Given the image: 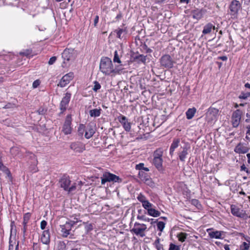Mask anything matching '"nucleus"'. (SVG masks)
<instances>
[{
	"label": "nucleus",
	"mask_w": 250,
	"mask_h": 250,
	"mask_svg": "<svg viewBox=\"0 0 250 250\" xmlns=\"http://www.w3.org/2000/svg\"><path fill=\"white\" fill-rule=\"evenodd\" d=\"M100 69L105 75H109L111 74L114 75L119 74L122 68L120 65L114 67L111 60L108 57H104L101 60Z\"/></svg>",
	"instance_id": "nucleus-1"
},
{
	"label": "nucleus",
	"mask_w": 250,
	"mask_h": 250,
	"mask_svg": "<svg viewBox=\"0 0 250 250\" xmlns=\"http://www.w3.org/2000/svg\"><path fill=\"white\" fill-rule=\"evenodd\" d=\"M80 221H81L79 220L77 218L75 217L73 220L67 221L64 225H61V231L62 233V236L64 237H67L70 233L72 227L77 222Z\"/></svg>",
	"instance_id": "nucleus-2"
},
{
	"label": "nucleus",
	"mask_w": 250,
	"mask_h": 250,
	"mask_svg": "<svg viewBox=\"0 0 250 250\" xmlns=\"http://www.w3.org/2000/svg\"><path fill=\"white\" fill-rule=\"evenodd\" d=\"M219 110L214 107H210L206 113L205 119L209 125L214 124L217 120Z\"/></svg>",
	"instance_id": "nucleus-3"
},
{
	"label": "nucleus",
	"mask_w": 250,
	"mask_h": 250,
	"mask_svg": "<svg viewBox=\"0 0 250 250\" xmlns=\"http://www.w3.org/2000/svg\"><path fill=\"white\" fill-rule=\"evenodd\" d=\"M146 230L147 226L146 224L135 222L131 231L137 236L144 237L146 235L145 231Z\"/></svg>",
	"instance_id": "nucleus-4"
},
{
	"label": "nucleus",
	"mask_w": 250,
	"mask_h": 250,
	"mask_svg": "<svg viewBox=\"0 0 250 250\" xmlns=\"http://www.w3.org/2000/svg\"><path fill=\"white\" fill-rule=\"evenodd\" d=\"M63 60L62 66L65 67L69 65V62L74 59V50L72 49H65L62 54Z\"/></svg>",
	"instance_id": "nucleus-5"
},
{
	"label": "nucleus",
	"mask_w": 250,
	"mask_h": 250,
	"mask_svg": "<svg viewBox=\"0 0 250 250\" xmlns=\"http://www.w3.org/2000/svg\"><path fill=\"white\" fill-rule=\"evenodd\" d=\"M122 180L118 176L110 172H104L101 177V183L104 185L106 182H121Z\"/></svg>",
	"instance_id": "nucleus-6"
},
{
	"label": "nucleus",
	"mask_w": 250,
	"mask_h": 250,
	"mask_svg": "<svg viewBox=\"0 0 250 250\" xmlns=\"http://www.w3.org/2000/svg\"><path fill=\"white\" fill-rule=\"evenodd\" d=\"M241 4L238 0H233L231 1L229 6V10L231 18H237L238 11L241 9Z\"/></svg>",
	"instance_id": "nucleus-7"
},
{
	"label": "nucleus",
	"mask_w": 250,
	"mask_h": 250,
	"mask_svg": "<svg viewBox=\"0 0 250 250\" xmlns=\"http://www.w3.org/2000/svg\"><path fill=\"white\" fill-rule=\"evenodd\" d=\"M231 213L235 216L239 218L247 219L248 215L246 211L241 209L235 205H231L230 206Z\"/></svg>",
	"instance_id": "nucleus-8"
},
{
	"label": "nucleus",
	"mask_w": 250,
	"mask_h": 250,
	"mask_svg": "<svg viewBox=\"0 0 250 250\" xmlns=\"http://www.w3.org/2000/svg\"><path fill=\"white\" fill-rule=\"evenodd\" d=\"M243 112L240 109L234 111L231 116V124L234 127H237L240 124Z\"/></svg>",
	"instance_id": "nucleus-9"
},
{
	"label": "nucleus",
	"mask_w": 250,
	"mask_h": 250,
	"mask_svg": "<svg viewBox=\"0 0 250 250\" xmlns=\"http://www.w3.org/2000/svg\"><path fill=\"white\" fill-rule=\"evenodd\" d=\"M72 118L71 115H68L65 120L63 124L62 131L65 135L70 134L72 131L71 127Z\"/></svg>",
	"instance_id": "nucleus-10"
},
{
	"label": "nucleus",
	"mask_w": 250,
	"mask_h": 250,
	"mask_svg": "<svg viewBox=\"0 0 250 250\" xmlns=\"http://www.w3.org/2000/svg\"><path fill=\"white\" fill-rule=\"evenodd\" d=\"M160 62L162 66L167 68H172L174 63L171 57L168 55H164L161 59Z\"/></svg>",
	"instance_id": "nucleus-11"
},
{
	"label": "nucleus",
	"mask_w": 250,
	"mask_h": 250,
	"mask_svg": "<svg viewBox=\"0 0 250 250\" xmlns=\"http://www.w3.org/2000/svg\"><path fill=\"white\" fill-rule=\"evenodd\" d=\"M70 148L75 153H82L85 149V146L80 142L72 143L70 146Z\"/></svg>",
	"instance_id": "nucleus-12"
},
{
	"label": "nucleus",
	"mask_w": 250,
	"mask_h": 250,
	"mask_svg": "<svg viewBox=\"0 0 250 250\" xmlns=\"http://www.w3.org/2000/svg\"><path fill=\"white\" fill-rule=\"evenodd\" d=\"M74 76V73L71 72L65 74L62 77L58 85L61 87H65L73 79Z\"/></svg>",
	"instance_id": "nucleus-13"
},
{
	"label": "nucleus",
	"mask_w": 250,
	"mask_h": 250,
	"mask_svg": "<svg viewBox=\"0 0 250 250\" xmlns=\"http://www.w3.org/2000/svg\"><path fill=\"white\" fill-rule=\"evenodd\" d=\"M71 94L69 93H66L62 99L60 103V109L62 112L65 111L67 108L68 104L70 101Z\"/></svg>",
	"instance_id": "nucleus-14"
},
{
	"label": "nucleus",
	"mask_w": 250,
	"mask_h": 250,
	"mask_svg": "<svg viewBox=\"0 0 250 250\" xmlns=\"http://www.w3.org/2000/svg\"><path fill=\"white\" fill-rule=\"evenodd\" d=\"M207 231L210 238L223 239L222 235L224 233V231L214 230L213 229H208Z\"/></svg>",
	"instance_id": "nucleus-15"
},
{
	"label": "nucleus",
	"mask_w": 250,
	"mask_h": 250,
	"mask_svg": "<svg viewBox=\"0 0 250 250\" xmlns=\"http://www.w3.org/2000/svg\"><path fill=\"white\" fill-rule=\"evenodd\" d=\"M61 187L65 191L68 190L69 187L70 186L71 181L68 176L64 175L60 180Z\"/></svg>",
	"instance_id": "nucleus-16"
},
{
	"label": "nucleus",
	"mask_w": 250,
	"mask_h": 250,
	"mask_svg": "<svg viewBox=\"0 0 250 250\" xmlns=\"http://www.w3.org/2000/svg\"><path fill=\"white\" fill-rule=\"evenodd\" d=\"M182 150L178 153L179 159L182 162H184L188 153V150L190 149V146L188 145H186L181 147Z\"/></svg>",
	"instance_id": "nucleus-17"
},
{
	"label": "nucleus",
	"mask_w": 250,
	"mask_h": 250,
	"mask_svg": "<svg viewBox=\"0 0 250 250\" xmlns=\"http://www.w3.org/2000/svg\"><path fill=\"white\" fill-rule=\"evenodd\" d=\"M206 13V10L204 9H196L192 11L191 15L193 19L199 20L203 18Z\"/></svg>",
	"instance_id": "nucleus-18"
},
{
	"label": "nucleus",
	"mask_w": 250,
	"mask_h": 250,
	"mask_svg": "<svg viewBox=\"0 0 250 250\" xmlns=\"http://www.w3.org/2000/svg\"><path fill=\"white\" fill-rule=\"evenodd\" d=\"M118 120L123 125L125 130L126 131H129L131 128L130 123L128 122L126 118L121 115L118 117Z\"/></svg>",
	"instance_id": "nucleus-19"
},
{
	"label": "nucleus",
	"mask_w": 250,
	"mask_h": 250,
	"mask_svg": "<svg viewBox=\"0 0 250 250\" xmlns=\"http://www.w3.org/2000/svg\"><path fill=\"white\" fill-rule=\"evenodd\" d=\"M41 240L44 244L48 245L50 243V232L48 230H44L42 232Z\"/></svg>",
	"instance_id": "nucleus-20"
},
{
	"label": "nucleus",
	"mask_w": 250,
	"mask_h": 250,
	"mask_svg": "<svg viewBox=\"0 0 250 250\" xmlns=\"http://www.w3.org/2000/svg\"><path fill=\"white\" fill-rule=\"evenodd\" d=\"M142 212V210L140 209L138 210L139 214L137 216L138 220L143 221L145 222H150L151 224H153L156 222V221L152 218H149L145 215H141L140 213Z\"/></svg>",
	"instance_id": "nucleus-21"
},
{
	"label": "nucleus",
	"mask_w": 250,
	"mask_h": 250,
	"mask_svg": "<svg viewBox=\"0 0 250 250\" xmlns=\"http://www.w3.org/2000/svg\"><path fill=\"white\" fill-rule=\"evenodd\" d=\"M115 32L117 34V38L120 39H125L127 33V30L125 27L119 28L116 30Z\"/></svg>",
	"instance_id": "nucleus-22"
},
{
	"label": "nucleus",
	"mask_w": 250,
	"mask_h": 250,
	"mask_svg": "<svg viewBox=\"0 0 250 250\" xmlns=\"http://www.w3.org/2000/svg\"><path fill=\"white\" fill-rule=\"evenodd\" d=\"M102 109L101 108L91 109L89 111V115L91 117L96 118L100 116Z\"/></svg>",
	"instance_id": "nucleus-23"
},
{
	"label": "nucleus",
	"mask_w": 250,
	"mask_h": 250,
	"mask_svg": "<svg viewBox=\"0 0 250 250\" xmlns=\"http://www.w3.org/2000/svg\"><path fill=\"white\" fill-rule=\"evenodd\" d=\"M179 139H175L173 140L169 149V154L171 155H173V153L177 147L179 146L180 143Z\"/></svg>",
	"instance_id": "nucleus-24"
},
{
	"label": "nucleus",
	"mask_w": 250,
	"mask_h": 250,
	"mask_svg": "<svg viewBox=\"0 0 250 250\" xmlns=\"http://www.w3.org/2000/svg\"><path fill=\"white\" fill-rule=\"evenodd\" d=\"M215 29V26L211 23H208L206 24L202 31V33L204 35L210 33L212 29Z\"/></svg>",
	"instance_id": "nucleus-25"
},
{
	"label": "nucleus",
	"mask_w": 250,
	"mask_h": 250,
	"mask_svg": "<svg viewBox=\"0 0 250 250\" xmlns=\"http://www.w3.org/2000/svg\"><path fill=\"white\" fill-rule=\"evenodd\" d=\"M163 159H153V164L159 171L163 169Z\"/></svg>",
	"instance_id": "nucleus-26"
},
{
	"label": "nucleus",
	"mask_w": 250,
	"mask_h": 250,
	"mask_svg": "<svg viewBox=\"0 0 250 250\" xmlns=\"http://www.w3.org/2000/svg\"><path fill=\"white\" fill-rule=\"evenodd\" d=\"M147 214L153 217H157L160 216L161 213L159 211L155 209L154 207L147 211Z\"/></svg>",
	"instance_id": "nucleus-27"
},
{
	"label": "nucleus",
	"mask_w": 250,
	"mask_h": 250,
	"mask_svg": "<svg viewBox=\"0 0 250 250\" xmlns=\"http://www.w3.org/2000/svg\"><path fill=\"white\" fill-rule=\"evenodd\" d=\"M94 133V129L91 126H88L85 129L84 137L86 139H89L93 135Z\"/></svg>",
	"instance_id": "nucleus-28"
},
{
	"label": "nucleus",
	"mask_w": 250,
	"mask_h": 250,
	"mask_svg": "<svg viewBox=\"0 0 250 250\" xmlns=\"http://www.w3.org/2000/svg\"><path fill=\"white\" fill-rule=\"evenodd\" d=\"M164 151L163 148H159L154 151L153 157V159H163L162 156L163 155Z\"/></svg>",
	"instance_id": "nucleus-29"
},
{
	"label": "nucleus",
	"mask_w": 250,
	"mask_h": 250,
	"mask_svg": "<svg viewBox=\"0 0 250 250\" xmlns=\"http://www.w3.org/2000/svg\"><path fill=\"white\" fill-rule=\"evenodd\" d=\"M196 112V109L195 107L189 108L186 112L187 118L188 120L191 119L194 116Z\"/></svg>",
	"instance_id": "nucleus-30"
},
{
	"label": "nucleus",
	"mask_w": 250,
	"mask_h": 250,
	"mask_svg": "<svg viewBox=\"0 0 250 250\" xmlns=\"http://www.w3.org/2000/svg\"><path fill=\"white\" fill-rule=\"evenodd\" d=\"M234 151L235 152L239 154H244L248 151V149L247 147L239 145L235 148Z\"/></svg>",
	"instance_id": "nucleus-31"
},
{
	"label": "nucleus",
	"mask_w": 250,
	"mask_h": 250,
	"mask_svg": "<svg viewBox=\"0 0 250 250\" xmlns=\"http://www.w3.org/2000/svg\"><path fill=\"white\" fill-rule=\"evenodd\" d=\"M20 148L18 147L17 146H14L11 147L10 149V153L13 156H16L18 155H19L20 157H21V156L20 155Z\"/></svg>",
	"instance_id": "nucleus-32"
},
{
	"label": "nucleus",
	"mask_w": 250,
	"mask_h": 250,
	"mask_svg": "<svg viewBox=\"0 0 250 250\" xmlns=\"http://www.w3.org/2000/svg\"><path fill=\"white\" fill-rule=\"evenodd\" d=\"M70 245V243L69 242H67L66 244L64 242H60L59 243V247L61 250H68L69 248H71Z\"/></svg>",
	"instance_id": "nucleus-33"
},
{
	"label": "nucleus",
	"mask_w": 250,
	"mask_h": 250,
	"mask_svg": "<svg viewBox=\"0 0 250 250\" xmlns=\"http://www.w3.org/2000/svg\"><path fill=\"white\" fill-rule=\"evenodd\" d=\"M134 60L137 61L138 62H142L145 63L146 60V56L143 55H139L134 58Z\"/></svg>",
	"instance_id": "nucleus-34"
},
{
	"label": "nucleus",
	"mask_w": 250,
	"mask_h": 250,
	"mask_svg": "<svg viewBox=\"0 0 250 250\" xmlns=\"http://www.w3.org/2000/svg\"><path fill=\"white\" fill-rule=\"evenodd\" d=\"M113 61L114 62L119 63L120 64V65H122L121 64L122 62L120 60V56L119 55L118 52L117 50L115 51L114 53V57Z\"/></svg>",
	"instance_id": "nucleus-35"
},
{
	"label": "nucleus",
	"mask_w": 250,
	"mask_h": 250,
	"mask_svg": "<svg viewBox=\"0 0 250 250\" xmlns=\"http://www.w3.org/2000/svg\"><path fill=\"white\" fill-rule=\"evenodd\" d=\"M187 236L188 234L185 232H180L177 235L178 240L181 242H184L185 241Z\"/></svg>",
	"instance_id": "nucleus-36"
},
{
	"label": "nucleus",
	"mask_w": 250,
	"mask_h": 250,
	"mask_svg": "<svg viewBox=\"0 0 250 250\" xmlns=\"http://www.w3.org/2000/svg\"><path fill=\"white\" fill-rule=\"evenodd\" d=\"M142 207L146 210H148V209H150L152 207H154V205L150 203L149 201L147 200L146 202H145L143 205Z\"/></svg>",
	"instance_id": "nucleus-37"
},
{
	"label": "nucleus",
	"mask_w": 250,
	"mask_h": 250,
	"mask_svg": "<svg viewBox=\"0 0 250 250\" xmlns=\"http://www.w3.org/2000/svg\"><path fill=\"white\" fill-rule=\"evenodd\" d=\"M160 238H157L154 243L155 247L158 250H164L163 246L160 243Z\"/></svg>",
	"instance_id": "nucleus-38"
},
{
	"label": "nucleus",
	"mask_w": 250,
	"mask_h": 250,
	"mask_svg": "<svg viewBox=\"0 0 250 250\" xmlns=\"http://www.w3.org/2000/svg\"><path fill=\"white\" fill-rule=\"evenodd\" d=\"M135 168L137 170H144L146 171H148L149 170V168L144 167V163H139L138 165H136Z\"/></svg>",
	"instance_id": "nucleus-39"
},
{
	"label": "nucleus",
	"mask_w": 250,
	"mask_h": 250,
	"mask_svg": "<svg viewBox=\"0 0 250 250\" xmlns=\"http://www.w3.org/2000/svg\"><path fill=\"white\" fill-rule=\"evenodd\" d=\"M250 248L249 244L246 242H243L241 245H240L239 250H249Z\"/></svg>",
	"instance_id": "nucleus-40"
},
{
	"label": "nucleus",
	"mask_w": 250,
	"mask_h": 250,
	"mask_svg": "<svg viewBox=\"0 0 250 250\" xmlns=\"http://www.w3.org/2000/svg\"><path fill=\"white\" fill-rule=\"evenodd\" d=\"M137 199L139 202H140L142 203V205H143L145 202H146L147 200L146 197L141 193L138 195V196L137 197Z\"/></svg>",
	"instance_id": "nucleus-41"
},
{
	"label": "nucleus",
	"mask_w": 250,
	"mask_h": 250,
	"mask_svg": "<svg viewBox=\"0 0 250 250\" xmlns=\"http://www.w3.org/2000/svg\"><path fill=\"white\" fill-rule=\"evenodd\" d=\"M0 170L4 172L8 176H10V171L3 165L2 163H0Z\"/></svg>",
	"instance_id": "nucleus-42"
},
{
	"label": "nucleus",
	"mask_w": 250,
	"mask_h": 250,
	"mask_svg": "<svg viewBox=\"0 0 250 250\" xmlns=\"http://www.w3.org/2000/svg\"><path fill=\"white\" fill-rule=\"evenodd\" d=\"M85 129H86L85 128V126L83 124H81L79 125L78 130L79 135L80 136H83L84 132L85 131Z\"/></svg>",
	"instance_id": "nucleus-43"
},
{
	"label": "nucleus",
	"mask_w": 250,
	"mask_h": 250,
	"mask_svg": "<svg viewBox=\"0 0 250 250\" xmlns=\"http://www.w3.org/2000/svg\"><path fill=\"white\" fill-rule=\"evenodd\" d=\"M157 229L159 230L162 232L165 227V223L162 221H159L157 224Z\"/></svg>",
	"instance_id": "nucleus-44"
},
{
	"label": "nucleus",
	"mask_w": 250,
	"mask_h": 250,
	"mask_svg": "<svg viewBox=\"0 0 250 250\" xmlns=\"http://www.w3.org/2000/svg\"><path fill=\"white\" fill-rule=\"evenodd\" d=\"M30 217L31 214L29 213H25L23 216V221L22 222V224H27Z\"/></svg>",
	"instance_id": "nucleus-45"
},
{
	"label": "nucleus",
	"mask_w": 250,
	"mask_h": 250,
	"mask_svg": "<svg viewBox=\"0 0 250 250\" xmlns=\"http://www.w3.org/2000/svg\"><path fill=\"white\" fill-rule=\"evenodd\" d=\"M139 178L140 179L144 182V179H146V178H149V176L143 171H140L139 172Z\"/></svg>",
	"instance_id": "nucleus-46"
},
{
	"label": "nucleus",
	"mask_w": 250,
	"mask_h": 250,
	"mask_svg": "<svg viewBox=\"0 0 250 250\" xmlns=\"http://www.w3.org/2000/svg\"><path fill=\"white\" fill-rule=\"evenodd\" d=\"M250 96V93H242L239 96V98L241 99H246Z\"/></svg>",
	"instance_id": "nucleus-47"
},
{
	"label": "nucleus",
	"mask_w": 250,
	"mask_h": 250,
	"mask_svg": "<svg viewBox=\"0 0 250 250\" xmlns=\"http://www.w3.org/2000/svg\"><path fill=\"white\" fill-rule=\"evenodd\" d=\"M144 182L147 185L149 186H152L153 185V183L152 182L151 179L149 178H146V179H144Z\"/></svg>",
	"instance_id": "nucleus-48"
},
{
	"label": "nucleus",
	"mask_w": 250,
	"mask_h": 250,
	"mask_svg": "<svg viewBox=\"0 0 250 250\" xmlns=\"http://www.w3.org/2000/svg\"><path fill=\"white\" fill-rule=\"evenodd\" d=\"M168 250H180V247L174 244L171 243L169 245Z\"/></svg>",
	"instance_id": "nucleus-49"
},
{
	"label": "nucleus",
	"mask_w": 250,
	"mask_h": 250,
	"mask_svg": "<svg viewBox=\"0 0 250 250\" xmlns=\"http://www.w3.org/2000/svg\"><path fill=\"white\" fill-rule=\"evenodd\" d=\"M101 85L98 82H95L94 85L92 89L94 91H97L98 90H99L101 88Z\"/></svg>",
	"instance_id": "nucleus-50"
},
{
	"label": "nucleus",
	"mask_w": 250,
	"mask_h": 250,
	"mask_svg": "<svg viewBox=\"0 0 250 250\" xmlns=\"http://www.w3.org/2000/svg\"><path fill=\"white\" fill-rule=\"evenodd\" d=\"M77 188V184L74 183L73 184L71 187H69L68 190H67V191L68 192H71L74 190L76 189Z\"/></svg>",
	"instance_id": "nucleus-51"
},
{
	"label": "nucleus",
	"mask_w": 250,
	"mask_h": 250,
	"mask_svg": "<svg viewBox=\"0 0 250 250\" xmlns=\"http://www.w3.org/2000/svg\"><path fill=\"white\" fill-rule=\"evenodd\" d=\"M29 155V157L33 160V163L34 165H36L37 164V161L35 155L32 153H30Z\"/></svg>",
	"instance_id": "nucleus-52"
},
{
	"label": "nucleus",
	"mask_w": 250,
	"mask_h": 250,
	"mask_svg": "<svg viewBox=\"0 0 250 250\" xmlns=\"http://www.w3.org/2000/svg\"><path fill=\"white\" fill-rule=\"evenodd\" d=\"M57 60V58L56 57H52L50 59H49V61L48 62V63L49 65H52Z\"/></svg>",
	"instance_id": "nucleus-53"
},
{
	"label": "nucleus",
	"mask_w": 250,
	"mask_h": 250,
	"mask_svg": "<svg viewBox=\"0 0 250 250\" xmlns=\"http://www.w3.org/2000/svg\"><path fill=\"white\" fill-rule=\"evenodd\" d=\"M40 84V82L39 80L35 81L32 84V86L34 88H37Z\"/></svg>",
	"instance_id": "nucleus-54"
},
{
	"label": "nucleus",
	"mask_w": 250,
	"mask_h": 250,
	"mask_svg": "<svg viewBox=\"0 0 250 250\" xmlns=\"http://www.w3.org/2000/svg\"><path fill=\"white\" fill-rule=\"evenodd\" d=\"M47 225V222L45 220H42L41 223V228L44 229Z\"/></svg>",
	"instance_id": "nucleus-55"
},
{
	"label": "nucleus",
	"mask_w": 250,
	"mask_h": 250,
	"mask_svg": "<svg viewBox=\"0 0 250 250\" xmlns=\"http://www.w3.org/2000/svg\"><path fill=\"white\" fill-rule=\"evenodd\" d=\"M21 54H22L26 56H30L31 54V51L30 50H27L21 53Z\"/></svg>",
	"instance_id": "nucleus-56"
},
{
	"label": "nucleus",
	"mask_w": 250,
	"mask_h": 250,
	"mask_svg": "<svg viewBox=\"0 0 250 250\" xmlns=\"http://www.w3.org/2000/svg\"><path fill=\"white\" fill-rule=\"evenodd\" d=\"M241 171H245L247 173H250V171H249L248 168L246 167L244 164L242 165L241 166Z\"/></svg>",
	"instance_id": "nucleus-57"
},
{
	"label": "nucleus",
	"mask_w": 250,
	"mask_h": 250,
	"mask_svg": "<svg viewBox=\"0 0 250 250\" xmlns=\"http://www.w3.org/2000/svg\"><path fill=\"white\" fill-rule=\"evenodd\" d=\"M27 224H23V227L22 229V231L23 232V236H25V234H26V229H27Z\"/></svg>",
	"instance_id": "nucleus-58"
},
{
	"label": "nucleus",
	"mask_w": 250,
	"mask_h": 250,
	"mask_svg": "<svg viewBox=\"0 0 250 250\" xmlns=\"http://www.w3.org/2000/svg\"><path fill=\"white\" fill-rule=\"evenodd\" d=\"M246 139L248 140L249 141H250V130H247L246 133Z\"/></svg>",
	"instance_id": "nucleus-59"
},
{
	"label": "nucleus",
	"mask_w": 250,
	"mask_h": 250,
	"mask_svg": "<svg viewBox=\"0 0 250 250\" xmlns=\"http://www.w3.org/2000/svg\"><path fill=\"white\" fill-rule=\"evenodd\" d=\"M243 238H244L245 240H246L248 244L250 245V237L248 235H243Z\"/></svg>",
	"instance_id": "nucleus-60"
},
{
	"label": "nucleus",
	"mask_w": 250,
	"mask_h": 250,
	"mask_svg": "<svg viewBox=\"0 0 250 250\" xmlns=\"http://www.w3.org/2000/svg\"><path fill=\"white\" fill-rule=\"evenodd\" d=\"M99 21V16L98 15L96 16L94 19V26H96L97 25V24L98 23Z\"/></svg>",
	"instance_id": "nucleus-61"
},
{
	"label": "nucleus",
	"mask_w": 250,
	"mask_h": 250,
	"mask_svg": "<svg viewBox=\"0 0 250 250\" xmlns=\"http://www.w3.org/2000/svg\"><path fill=\"white\" fill-rule=\"evenodd\" d=\"M220 58V59H221V60H222V61H227V59H228L227 57V56H222V57H221Z\"/></svg>",
	"instance_id": "nucleus-62"
},
{
	"label": "nucleus",
	"mask_w": 250,
	"mask_h": 250,
	"mask_svg": "<svg viewBox=\"0 0 250 250\" xmlns=\"http://www.w3.org/2000/svg\"><path fill=\"white\" fill-rule=\"evenodd\" d=\"M224 248L225 250H230V248L229 245H225Z\"/></svg>",
	"instance_id": "nucleus-63"
},
{
	"label": "nucleus",
	"mask_w": 250,
	"mask_h": 250,
	"mask_svg": "<svg viewBox=\"0 0 250 250\" xmlns=\"http://www.w3.org/2000/svg\"><path fill=\"white\" fill-rule=\"evenodd\" d=\"M247 157L248 158V163L250 164V153H248L247 154Z\"/></svg>",
	"instance_id": "nucleus-64"
}]
</instances>
